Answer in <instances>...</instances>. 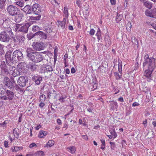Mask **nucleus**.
Here are the masks:
<instances>
[{"mask_svg": "<svg viewBox=\"0 0 156 156\" xmlns=\"http://www.w3.org/2000/svg\"><path fill=\"white\" fill-rule=\"evenodd\" d=\"M156 67L155 58H149L148 55H145L144 57L143 68L145 69L144 75L147 78L148 81L150 82L152 80L151 74Z\"/></svg>", "mask_w": 156, "mask_h": 156, "instance_id": "nucleus-1", "label": "nucleus"}, {"mask_svg": "<svg viewBox=\"0 0 156 156\" xmlns=\"http://www.w3.org/2000/svg\"><path fill=\"white\" fill-rule=\"evenodd\" d=\"M7 12L12 16H16L15 17V21L20 22L21 20L20 9L17 7L12 5L8 6L7 8Z\"/></svg>", "mask_w": 156, "mask_h": 156, "instance_id": "nucleus-2", "label": "nucleus"}, {"mask_svg": "<svg viewBox=\"0 0 156 156\" xmlns=\"http://www.w3.org/2000/svg\"><path fill=\"white\" fill-rule=\"evenodd\" d=\"M26 51L29 58L34 62H39L43 59L40 53L38 52H34L30 48H27Z\"/></svg>", "mask_w": 156, "mask_h": 156, "instance_id": "nucleus-3", "label": "nucleus"}, {"mask_svg": "<svg viewBox=\"0 0 156 156\" xmlns=\"http://www.w3.org/2000/svg\"><path fill=\"white\" fill-rule=\"evenodd\" d=\"M13 36L10 28H7L5 31L0 33V40L3 42H8Z\"/></svg>", "mask_w": 156, "mask_h": 156, "instance_id": "nucleus-4", "label": "nucleus"}, {"mask_svg": "<svg viewBox=\"0 0 156 156\" xmlns=\"http://www.w3.org/2000/svg\"><path fill=\"white\" fill-rule=\"evenodd\" d=\"M30 26V25H29L27 23L23 25L17 24H16L14 26V28L16 31L27 33L28 31V28Z\"/></svg>", "mask_w": 156, "mask_h": 156, "instance_id": "nucleus-5", "label": "nucleus"}, {"mask_svg": "<svg viewBox=\"0 0 156 156\" xmlns=\"http://www.w3.org/2000/svg\"><path fill=\"white\" fill-rule=\"evenodd\" d=\"M13 55L12 60L16 61H21L23 58V54L22 52L19 50L14 51L13 53Z\"/></svg>", "mask_w": 156, "mask_h": 156, "instance_id": "nucleus-6", "label": "nucleus"}, {"mask_svg": "<svg viewBox=\"0 0 156 156\" xmlns=\"http://www.w3.org/2000/svg\"><path fill=\"white\" fill-rule=\"evenodd\" d=\"M3 82L5 85L10 90L13 89L14 87V86L16 84L14 80L11 81L7 77L4 78Z\"/></svg>", "mask_w": 156, "mask_h": 156, "instance_id": "nucleus-7", "label": "nucleus"}, {"mask_svg": "<svg viewBox=\"0 0 156 156\" xmlns=\"http://www.w3.org/2000/svg\"><path fill=\"white\" fill-rule=\"evenodd\" d=\"M28 80V78L26 76H20L19 78V80L18 81V84L22 87H24L26 84V83Z\"/></svg>", "mask_w": 156, "mask_h": 156, "instance_id": "nucleus-8", "label": "nucleus"}, {"mask_svg": "<svg viewBox=\"0 0 156 156\" xmlns=\"http://www.w3.org/2000/svg\"><path fill=\"white\" fill-rule=\"evenodd\" d=\"M14 77L18 76L20 75L19 71L14 66L9 67V73Z\"/></svg>", "mask_w": 156, "mask_h": 156, "instance_id": "nucleus-9", "label": "nucleus"}, {"mask_svg": "<svg viewBox=\"0 0 156 156\" xmlns=\"http://www.w3.org/2000/svg\"><path fill=\"white\" fill-rule=\"evenodd\" d=\"M32 9L35 14H38L41 12V8L39 4H35L32 6Z\"/></svg>", "mask_w": 156, "mask_h": 156, "instance_id": "nucleus-10", "label": "nucleus"}, {"mask_svg": "<svg viewBox=\"0 0 156 156\" xmlns=\"http://www.w3.org/2000/svg\"><path fill=\"white\" fill-rule=\"evenodd\" d=\"M145 13L147 16L156 18V9L153 10L147 9L145 11Z\"/></svg>", "mask_w": 156, "mask_h": 156, "instance_id": "nucleus-11", "label": "nucleus"}, {"mask_svg": "<svg viewBox=\"0 0 156 156\" xmlns=\"http://www.w3.org/2000/svg\"><path fill=\"white\" fill-rule=\"evenodd\" d=\"M1 70L2 73L4 72L5 74H8L9 73V67L6 66L5 62L4 61L2 62L0 66Z\"/></svg>", "mask_w": 156, "mask_h": 156, "instance_id": "nucleus-12", "label": "nucleus"}, {"mask_svg": "<svg viewBox=\"0 0 156 156\" xmlns=\"http://www.w3.org/2000/svg\"><path fill=\"white\" fill-rule=\"evenodd\" d=\"M34 48L37 50L40 51L43 50L44 47L40 43H34L32 45Z\"/></svg>", "mask_w": 156, "mask_h": 156, "instance_id": "nucleus-13", "label": "nucleus"}, {"mask_svg": "<svg viewBox=\"0 0 156 156\" xmlns=\"http://www.w3.org/2000/svg\"><path fill=\"white\" fill-rule=\"evenodd\" d=\"M5 94L8 99L9 100H12L14 98V93L10 90H7L6 91Z\"/></svg>", "mask_w": 156, "mask_h": 156, "instance_id": "nucleus-14", "label": "nucleus"}, {"mask_svg": "<svg viewBox=\"0 0 156 156\" xmlns=\"http://www.w3.org/2000/svg\"><path fill=\"white\" fill-rule=\"evenodd\" d=\"M12 52L11 51H9L6 53L5 55V60L7 63H8V62L11 61L12 58H11V55Z\"/></svg>", "mask_w": 156, "mask_h": 156, "instance_id": "nucleus-15", "label": "nucleus"}, {"mask_svg": "<svg viewBox=\"0 0 156 156\" xmlns=\"http://www.w3.org/2000/svg\"><path fill=\"white\" fill-rule=\"evenodd\" d=\"M34 35L35 36H38L39 37L41 38L45 39L47 38L46 35L44 33L41 31H39L36 33L34 34Z\"/></svg>", "mask_w": 156, "mask_h": 156, "instance_id": "nucleus-16", "label": "nucleus"}, {"mask_svg": "<svg viewBox=\"0 0 156 156\" xmlns=\"http://www.w3.org/2000/svg\"><path fill=\"white\" fill-rule=\"evenodd\" d=\"M31 9V7L28 5H27L23 8V11L27 14H30L32 12Z\"/></svg>", "mask_w": 156, "mask_h": 156, "instance_id": "nucleus-17", "label": "nucleus"}, {"mask_svg": "<svg viewBox=\"0 0 156 156\" xmlns=\"http://www.w3.org/2000/svg\"><path fill=\"white\" fill-rule=\"evenodd\" d=\"M110 102H112L110 105V107L112 110H114L115 109H116L118 107V105L116 102L113 101H110Z\"/></svg>", "mask_w": 156, "mask_h": 156, "instance_id": "nucleus-18", "label": "nucleus"}, {"mask_svg": "<svg viewBox=\"0 0 156 156\" xmlns=\"http://www.w3.org/2000/svg\"><path fill=\"white\" fill-rule=\"evenodd\" d=\"M66 21V18H64L63 19L62 21H58V27H61L62 29H64L65 26Z\"/></svg>", "mask_w": 156, "mask_h": 156, "instance_id": "nucleus-19", "label": "nucleus"}, {"mask_svg": "<svg viewBox=\"0 0 156 156\" xmlns=\"http://www.w3.org/2000/svg\"><path fill=\"white\" fill-rule=\"evenodd\" d=\"M48 133V132L43 130L40 131L38 134V137L40 138H44Z\"/></svg>", "mask_w": 156, "mask_h": 156, "instance_id": "nucleus-20", "label": "nucleus"}, {"mask_svg": "<svg viewBox=\"0 0 156 156\" xmlns=\"http://www.w3.org/2000/svg\"><path fill=\"white\" fill-rule=\"evenodd\" d=\"M33 78L34 80L35 83L37 85H39L42 80V77L41 76H34Z\"/></svg>", "mask_w": 156, "mask_h": 156, "instance_id": "nucleus-21", "label": "nucleus"}, {"mask_svg": "<svg viewBox=\"0 0 156 156\" xmlns=\"http://www.w3.org/2000/svg\"><path fill=\"white\" fill-rule=\"evenodd\" d=\"M55 143V141L53 140H49L46 144L44 146L45 147H50L54 146Z\"/></svg>", "mask_w": 156, "mask_h": 156, "instance_id": "nucleus-22", "label": "nucleus"}, {"mask_svg": "<svg viewBox=\"0 0 156 156\" xmlns=\"http://www.w3.org/2000/svg\"><path fill=\"white\" fill-rule=\"evenodd\" d=\"M14 3L20 7H22L24 5V2L21 0H15Z\"/></svg>", "mask_w": 156, "mask_h": 156, "instance_id": "nucleus-23", "label": "nucleus"}, {"mask_svg": "<svg viewBox=\"0 0 156 156\" xmlns=\"http://www.w3.org/2000/svg\"><path fill=\"white\" fill-rule=\"evenodd\" d=\"M67 149L68 151L72 154H74L75 153L76 148L74 146H72L68 147Z\"/></svg>", "mask_w": 156, "mask_h": 156, "instance_id": "nucleus-24", "label": "nucleus"}, {"mask_svg": "<svg viewBox=\"0 0 156 156\" xmlns=\"http://www.w3.org/2000/svg\"><path fill=\"white\" fill-rule=\"evenodd\" d=\"M17 40L19 43H22L24 41L25 37L23 35H19L17 36Z\"/></svg>", "mask_w": 156, "mask_h": 156, "instance_id": "nucleus-25", "label": "nucleus"}, {"mask_svg": "<svg viewBox=\"0 0 156 156\" xmlns=\"http://www.w3.org/2000/svg\"><path fill=\"white\" fill-rule=\"evenodd\" d=\"M144 5L147 8L150 9L152 7V3L150 2L147 1L146 2H143Z\"/></svg>", "mask_w": 156, "mask_h": 156, "instance_id": "nucleus-26", "label": "nucleus"}, {"mask_svg": "<svg viewBox=\"0 0 156 156\" xmlns=\"http://www.w3.org/2000/svg\"><path fill=\"white\" fill-rule=\"evenodd\" d=\"M41 16H38L37 17H33L32 16H30L29 17H27V19L28 20H38L40 19Z\"/></svg>", "mask_w": 156, "mask_h": 156, "instance_id": "nucleus-27", "label": "nucleus"}, {"mask_svg": "<svg viewBox=\"0 0 156 156\" xmlns=\"http://www.w3.org/2000/svg\"><path fill=\"white\" fill-rule=\"evenodd\" d=\"M109 132L112 136H113V139H115V138L117 136V134L115 132V131L114 129H110L109 130Z\"/></svg>", "mask_w": 156, "mask_h": 156, "instance_id": "nucleus-28", "label": "nucleus"}, {"mask_svg": "<svg viewBox=\"0 0 156 156\" xmlns=\"http://www.w3.org/2000/svg\"><path fill=\"white\" fill-rule=\"evenodd\" d=\"M9 120H6L2 123H0V125L3 128H5L6 127L7 124L9 123Z\"/></svg>", "mask_w": 156, "mask_h": 156, "instance_id": "nucleus-29", "label": "nucleus"}, {"mask_svg": "<svg viewBox=\"0 0 156 156\" xmlns=\"http://www.w3.org/2000/svg\"><path fill=\"white\" fill-rule=\"evenodd\" d=\"M63 13L65 15V17L68 18V17L69 14L68 10V7L67 6H65L64 8Z\"/></svg>", "mask_w": 156, "mask_h": 156, "instance_id": "nucleus-30", "label": "nucleus"}, {"mask_svg": "<svg viewBox=\"0 0 156 156\" xmlns=\"http://www.w3.org/2000/svg\"><path fill=\"white\" fill-rule=\"evenodd\" d=\"M132 41L133 43L134 44L136 45L137 47H138V43L137 40L134 37H133L132 38Z\"/></svg>", "mask_w": 156, "mask_h": 156, "instance_id": "nucleus-31", "label": "nucleus"}, {"mask_svg": "<svg viewBox=\"0 0 156 156\" xmlns=\"http://www.w3.org/2000/svg\"><path fill=\"white\" fill-rule=\"evenodd\" d=\"M15 136L12 133H10L9 136V138L10 140L12 142L15 139Z\"/></svg>", "mask_w": 156, "mask_h": 156, "instance_id": "nucleus-32", "label": "nucleus"}, {"mask_svg": "<svg viewBox=\"0 0 156 156\" xmlns=\"http://www.w3.org/2000/svg\"><path fill=\"white\" fill-rule=\"evenodd\" d=\"M122 15L117 14L116 19V21L117 22L121 21L122 18Z\"/></svg>", "mask_w": 156, "mask_h": 156, "instance_id": "nucleus-33", "label": "nucleus"}, {"mask_svg": "<svg viewBox=\"0 0 156 156\" xmlns=\"http://www.w3.org/2000/svg\"><path fill=\"white\" fill-rule=\"evenodd\" d=\"M51 3L52 4H54L55 3L56 5H59L60 3V0H51Z\"/></svg>", "mask_w": 156, "mask_h": 156, "instance_id": "nucleus-34", "label": "nucleus"}, {"mask_svg": "<svg viewBox=\"0 0 156 156\" xmlns=\"http://www.w3.org/2000/svg\"><path fill=\"white\" fill-rule=\"evenodd\" d=\"M36 156H43L44 155V152L43 151H37L35 153Z\"/></svg>", "mask_w": 156, "mask_h": 156, "instance_id": "nucleus-35", "label": "nucleus"}, {"mask_svg": "<svg viewBox=\"0 0 156 156\" xmlns=\"http://www.w3.org/2000/svg\"><path fill=\"white\" fill-rule=\"evenodd\" d=\"M41 30L40 28L38 26H33L32 30L33 31H36Z\"/></svg>", "mask_w": 156, "mask_h": 156, "instance_id": "nucleus-36", "label": "nucleus"}, {"mask_svg": "<svg viewBox=\"0 0 156 156\" xmlns=\"http://www.w3.org/2000/svg\"><path fill=\"white\" fill-rule=\"evenodd\" d=\"M67 98V96H60L59 97V98L58 99V100L61 102H65V99Z\"/></svg>", "mask_w": 156, "mask_h": 156, "instance_id": "nucleus-37", "label": "nucleus"}, {"mask_svg": "<svg viewBox=\"0 0 156 156\" xmlns=\"http://www.w3.org/2000/svg\"><path fill=\"white\" fill-rule=\"evenodd\" d=\"M46 97L44 94L41 95L40 97L39 100L40 102H43L44 101Z\"/></svg>", "mask_w": 156, "mask_h": 156, "instance_id": "nucleus-38", "label": "nucleus"}, {"mask_svg": "<svg viewBox=\"0 0 156 156\" xmlns=\"http://www.w3.org/2000/svg\"><path fill=\"white\" fill-rule=\"evenodd\" d=\"M18 131V129H13V133H12L15 136V137L16 138H17L18 136L19 135Z\"/></svg>", "mask_w": 156, "mask_h": 156, "instance_id": "nucleus-39", "label": "nucleus"}, {"mask_svg": "<svg viewBox=\"0 0 156 156\" xmlns=\"http://www.w3.org/2000/svg\"><path fill=\"white\" fill-rule=\"evenodd\" d=\"M110 144L111 145L110 147L111 150H113L115 147V143L114 142H110Z\"/></svg>", "mask_w": 156, "mask_h": 156, "instance_id": "nucleus-40", "label": "nucleus"}, {"mask_svg": "<svg viewBox=\"0 0 156 156\" xmlns=\"http://www.w3.org/2000/svg\"><path fill=\"white\" fill-rule=\"evenodd\" d=\"M131 27L132 25L130 22L128 23L126 26V28L128 30H130Z\"/></svg>", "mask_w": 156, "mask_h": 156, "instance_id": "nucleus-41", "label": "nucleus"}, {"mask_svg": "<svg viewBox=\"0 0 156 156\" xmlns=\"http://www.w3.org/2000/svg\"><path fill=\"white\" fill-rule=\"evenodd\" d=\"M24 64L23 63H20L17 65L18 68L22 69L24 67Z\"/></svg>", "mask_w": 156, "mask_h": 156, "instance_id": "nucleus-42", "label": "nucleus"}, {"mask_svg": "<svg viewBox=\"0 0 156 156\" xmlns=\"http://www.w3.org/2000/svg\"><path fill=\"white\" fill-rule=\"evenodd\" d=\"M7 0H0V6L1 7H3L5 5Z\"/></svg>", "mask_w": 156, "mask_h": 156, "instance_id": "nucleus-43", "label": "nucleus"}, {"mask_svg": "<svg viewBox=\"0 0 156 156\" xmlns=\"http://www.w3.org/2000/svg\"><path fill=\"white\" fill-rule=\"evenodd\" d=\"M46 70L48 71H52V68L51 66L50 65H47L46 66Z\"/></svg>", "mask_w": 156, "mask_h": 156, "instance_id": "nucleus-44", "label": "nucleus"}, {"mask_svg": "<svg viewBox=\"0 0 156 156\" xmlns=\"http://www.w3.org/2000/svg\"><path fill=\"white\" fill-rule=\"evenodd\" d=\"M37 144H36L34 143H32L30 144L29 146V147L30 148H34V147H37Z\"/></svg>", "mask_w": 156, "mask_h": 156, "instance_id": "nucleus-45", "label": "nucleus"}, {"mask_svg": "<svg viewBox=\"0 0 156 156\" xmlns=\"http://www.w3.org/2000/svg\"><path fill=\"white\" fill-rule=\"evenodd\" d=\"M115 76L116 77L117 79H120L121 77V75H120L118 73L115 72L114 73Z\"/></svg>", "mask_w": 156, "mask_h": 156, "instance_id": "nucleus-46", "label": "nucleus"}, {"mask_svg": "<svg viewBox=\"0 0 156 156\" xmlns=\"http://www.w3.org/2000/svg\"><path fill=\"white\" fill-rule=\"evenodd\" d=\"M118 70L119 72L120 73H121L122 72V65L121 62L120 63L119 62L118 64Z\"/></svg>", "mask_w": 156, "mask_h": 156, "instance_id": "nucleus-47", "label": "nucleus"}, {"mask_svg": "<svg viewBox=\"0 0 156 156\" xmlns=\"http://www.w3.org/2000/svg\"><path fill=\"white\" fill-rule=\"evenodd\" d=\"M4 53L3 50V46L0 44V54L2 55Z\"/></svg>", "mask_w": 156, "mask_h": 156, "instance_id": "nucleus-48", "label": "nucleus"}, {"mask_svg": "<svg viewBox=\"0 0 156 156\" xmlns=\"http://www.w3.org/2000/svg\"><path fill=\"white\" fill-rule=\"evenodd\" d=\"M30 69L32 71H34L37 68L36 66L34 64H32L30 66Z\"/></svg>", "mask_w": 156, "mask_h": 156, "instance_id": "nucleus-49", "label": "nucleus"}, {"mask_svg": "<svg viewBox=\"0 0 156 156\" xmlns=\"http://www.w3.org/2000/svg\"><path fill=\"white\" fill-rule=\"evenodd\" d=\"M96 36H97V38L98 40H100L101 39V32H97L96 34Z\"/></svg>", "mask_w": 156, "mask_h": 156, "instance_id": "nucleus-50", "label": "nucleus"}, {"mask_svg": "<svg viewBox=\"0 0 156 156\" xmlns=\"http://www.w3.org/2000/svg\"><path fill=\"white\" fill-rule=\"evenodd\" d=\"M11 150L12 152H17L18 151V149L17 148V146L12 147L11 148Z\"/></svg>", "mask_w": 156, "mask_h": 156, "instance_id": "nucleus-51", "label": "nucleus"}, {"mask_svg": "<svg viewBox=\"0 0 156 156\" xmlns=\"http://www.w3.org/2000/svg\"><path fill=\"white\" fill-rule=\"evenodd\" d=\"M6 91L5 89L3 88L0 89V94H4Z\"/></svg>", "mask_w": 156, "mask_h": 156, "instance_id": "nucleus-52", "label": "nucleus"}, {"mask_svg": "<svg viewBox=\"0 0 156 156\" xmlns=\"http://www.w3.org/2000/svg\"><path fill=\"white\" fill-rule=\"evenodd\" d=\"M95 33V30L93 29H91L90 30L89 32V34L91 36H93L94 35Z\"/></svg>", "mask_w": 156, "mask_h": 156, "instance_id": "nucleus-53", "label": "nucleus"}, {"mask_svg": "<svg viewBox=\"0 0 156 156\" xmlns=\"http://www.w3.org/2000/svg\"><path fill=\"white\" fill-rule=\"evenodd\" d=\"M78 6H80L81 5V1L80 0H77L76 2Z\"/></svg>", "mask_w": 156, "mask_h": 156, "instance_id": "nucleus-54", "label": "nucleus"}, {"mask_svg": "<svg viewBox=\"0 0 156 156\" xmlns=\"http://www.w3.org/2000/svg\"><path fill=\"white\" fill-rule=\"evenodd\" d=\"M57 122L58 125H61L62 124V121L59 119H57Z\"/></svg>", "mask_w": 156, "mask_h": 156, "instance_id": "nucleus-55", "label": "nucleus"}, {"mask_svg": "<svg viewBox=\"0 0 156 156\" xmlns=\"http://www.w3.org/2000/svg\"><path fill=\"white\" fill-rule=\"evenodd\" d=\"M110 1L112 5H114L116 4V0H110Z\"/></svg>", "mask_w": 156, "mask_h": 156, "instance_id": "nucleus-56", "label": "nucleus"}, {"mask_svg": "<svg viewBox=\"0 0 156 156\" xmlns=\"http://www.w3.org/2000/svg\"><path fill=\"white\" fill-rule=\"evenodd\" d=\"M4 146L5 147H8V142L7 141H4Z\"/></svg>", "mask_w": 156, "mask_h": 156, "instance_id": "nucleus-57", "label": "nucleus"}, {"mask_svg": "<svg viewBox=\"0 0 156 156\" xmlns=\"http://www.w3.org/2000/svg\"><path fill=\"white\" fill-rule=\"evenodd\" d=\"M0 98L2 100H5L8 99V98H7V96L6 95L2 96Z\"/></svg>", "mask_w": 156, "mask_h": 156, "instance_id": "nucleus-58", "label": "nucleus"}, {"mask_svg": "<svg viewBox=\"0 0 156 156\" xmlns=\"http://www.w3.org/2000/svg\"><path fill=\"white\" fill-rule=\"evenodd\" d=\"M41 127V126L40 124H39L37 125L35 127V129L36 130H39Z\"/></svg>", "mask_w": 156, "mask_h": 156, "instance_id": "nucleus-59", "label": "nucleus"}, {"mask_svg": "<svg viewBox=\"0 0 156 156\" xmlns=\"http://www.w3.org/2000/svg\"><path fill=\"white\" fill-rule=\"evenodd\" d=\"M68 128V124L66 123H65L63 125V129L66 130Z\"/></svg>", "mask_w": 156, "mask_h": 156, "instance_id": "nucleus-60", "label": "nucleus"}, {"mask_svg": "<svg viewBox=\"0 0 156 156\" xmlns=\"http://www.w3.org/2000/svg\"><path fill=\"white\" fill-rule=\"evenodd\" d=\"M139 105V104L138 103L135 102L133 103L132 106L133 107H135L136 106H138Z\"/></svg>", "mask_w": 156, "mask_h": 156, "instance_id": "nucleus-61", "label": "nucleus"}, {"mask_svg": "<svg viewBox=\"0 0 156 156\" xmlns=\"http://www.w3.org/2000/svg\"><path fill=\"white\" fill-rule=\"evenodd\" d=\"M44 105L45 104L44 103H43L42 102H41L39 105V106L41 108H42L44 106Z\"/></svg>", "mask_w": 156, "mask_h": 156, "instance_id": "nucleus-62", "label": "nucleus"}, {"mask_svg": "<svg viewBox=\"0 0 156 156\" xmlns=\"http://www.w3.org/2000/svg\"><path fill=\"white\" fill-rule=\"evenodd\" d=\"M71 72L72 73H75L76 72V70L75 68L73 67L72 68L71 70Z\"/></svg>", "mask_w": 156, "mask_h": 156, "instance_id": "nucleus-63", "label": "nucleus"}, {"mask_svg": "<svg viewBox=\"0 0 156 156\" xmlns=\"http://www.w3.org/2000/svg\"><path fill=\"white\" fill-rule=\"evenodd\" d=\"M151 26L154 29L156 30V24L152 23Z\"/></svg>", "mask_w": 156, "mask_h": 156, "instance_id": "nucleus-64", "label": "nucleus"}]
</instances>
